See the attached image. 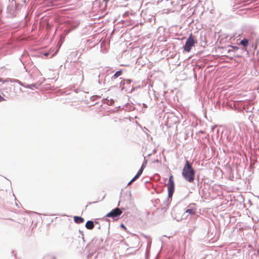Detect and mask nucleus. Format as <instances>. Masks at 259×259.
Segmentation results:
<instances>
[{"label": "nucleus", "mask_w": 259, "mask_h": 259, "mask_svg": "<svg viewBox=\"0 0 259 259\" xmlns=\"http://www.w3.org/2000/svg\"><path fill=\"white\" fill-rule=\"evenodd\" d=\"M182 176L184 178L190 183L193 182L195 179V170L189 161L186 160V163L183 168Z\"/></svg>", "instance_id": "obj_1"}, {"label": "nucleus", "mask_w": 259, "mask_h": 259, "mask_svg": "<svg viewBox=\"0 0 259 259\" xmlns=\"http://www.w3.org/2000/svg\"><path fill=\"white\" fill-rule=\"evenodd\" d=\"M197 42V40L195 37L192 33H190L186 40L185 46H184V51L189 53L191 51L192 48L194 46Z\"/></svg>", "instance_id": "obj_2"}, {"label": "nucleus", "mask_w": 259, "mask_h": 259, "mask_svg": "<svg viewBox=\"0 0 259 259\" xmlns=\"http://www.w3.org/2000/svg\"><path fill=\"white\" fill-rule=\"evenodd\" d=\"M122 213V211L118 208H116L113 209L110 212L108 213L106 215V217L112 218L113 219L117 220L119 215Z\"/></svg>", "instance_id": "obj_3"}, {"label": "nucleus", "mask_w": 259, "mask_h": 259, "mask_svg": "<svg viewBox=\"0 0 259 259\" xmlns=\"http://www.w3.org/2000/svg\"><path fill=\"white\" fill-rule=\"evenodd\" d=\"M167 185L168 196H171L175 190V183L172 175L169 176Z\"/></svg>", "instance_id": "obj_4"}, {"label": "nucleus", "mask_w": 259, "mask_h": 259, "mask_svg": "<svg viewBox=\"0 0 259 259\" xmlns=\"http://www.w3.org/2000/svg\"><path fill=\"white\" fill-rule=\"evenodd\" d=\"M144 169L141 167V168L138 171L137 175L132 179V180L128 183V185H131L133 182H134L136 180H137L142 174Z\"/></svg>", "instance_id": "obj_5"}, {"label": "nucleus", "mask_w": 259, "mask_h": 259, "mask_svg": "<svg viewBox=\"0 0 259 259\" xmlns=\"http://www.w3.org/2000/svg\"><path fill=\"white\" fill-rule=\"evenodd\" d=\"M85 227L88 229L92 230L94 228V224L93 221H88L85 224Z\"/></svg>", "instance_id": "obj_6"}, {"label": "nucleus", "mask_w": 259, "mask_h": 259, "mask_svg": "<svg viewBox=\"0 0 259 259\" xmlns=\"http://www.w3.org/2000/svg\"><path fill=\"white\" fill-rule=\"evenodd\" d=\"M74 221L77 224H81L84 222V219L80 217L75 216L74 217Z\"/></svg>", "instance_id": "obj_7"}, {"label": "nucleus", "mask_w": 259, "mask_h": 259, "mask_svg": "<svg viewBox=\"0 0 259 259\" xmlns=\"http://www.w3.org/2000/svg\"><path fill=\"white\" fill-rule=\"evenodd\" d=\"M248 43L249 41L248 39L244 38L240 42V45H242L244 47H246L248 45Z\"/></svg>", "instance_id": "obj_8"}, {"label": "nucleus", "mask_w": 259, "mask_h": 259, "mask_svg": "<svg viewBox=\"0 0 259 259\" xmlns=\"http://www.w3.org/2000/svg\"><path fill=\"white\" fill-rule=\"evenodd\" d=\"M186 212L191 214H193L195 213V210L194 209H188L186 211Z\"/></svg>", "instance_id": "obj_9"}, {"label": "nucleus", "mask_w": 259, "mask_h": 259, "mask_svg": "<svg viewBox=\"0 0 259 259\" xmlns=\"http://www.w3.org/2000/svg\"><path fill=\"white\" fill-rule=\"evenodd\" d=\"M122 73V71L121 70L117 71L113 75L114 78H117Z\"/></svg>", "instance_id": "obj_10"}, {"label": "nucleus", "mask_w": 259, "mask_h": 259, "mask_svg": "<svg viewBox=\"0 0 259 259\" xmlns=\"http://www.w3.org/2000/svg\"><path fill=\"white\" fill-rule=\"evenodd\" d=\"M146 164H147V161L145 160L144 162L142 164L141 168H142V169H144L146 166Z\"/></svg>", "instance_id": "obj_11"}, {"label": "nucleus", "mask_w": 259, "mask_h": 259, "mask_svg": "<svg viewBox=\"0 0 259 259\" xmlns=\"http://www.w3.org/2000/svg\"><path fill=\"white\" fill-rule=\"evenodd\" d=\"M71 30H72L71 29H68V30H65L64 32H65L66 34H68L71 31Z\"/></svg>", "instance_id": "obj_12"}, {"label": "nucleus", "mask_w": 259, "mask_h": 259, "mask_svg": "<svg viewBox=\"0 0 259 259\" xmlns=\"http://www.w3.org/2000/svg\"><path fill=\"white\" fill-rule=\"evenodd\" d=\"M6 101V99L0 95V102Z\"/></svg>", "instance_id": "obj_13"}, {"label": "nucleus", "mask_w": 259, "mask_h": 259, "mask_svg": "<svg viewBox=\"0 0 259 259\" xmlns=\"http://www.w3.org/2000/svg\"><path fill=\"white\" fill-rule=\"evenodd\" d=\"M232 48L234 49H235V50H238V48L237 47H232Z\"/></svg>", "instance_id": "obj_14"}, {"label": "nucleus", "mask_w": 259, "mask_h": 259, "mask_svg": "<svg viewBox=\"0 0 259 259\" xmlns=\"http://www.w3.org/2000/svg\"><path fill=\"white\" fill-rule=\"evenodd\" d=\"M106 3H108L109 0H103Z\"/></svg>", "instance_id": "obj_15"}, {"label": "nucleus", "mask_w": 259, "mask_h": 259, "mask_svg": "<svg viewBox=\"0 0 259 259\" xmlns=\"http://www.w3.org/2000/svg\"><path fill=\"white\" fill-rule=\"evenodd\" d=\"M121 226L122 227V228H124L125 229V227L124 226V225L123 224H122Z\"/></svg>", "instance_id": "obj_16"}, {"label": "nucleus", "mask_w": 259, "mask_h": 259, "mask_svg": "<svg viewBox=\"0 0 259 259\" xmlns=\"http://www.w3.org/2000/svg\"><path fill=\"white\" fill-rule=\"evenodd\" d=\"M48 54H49L48 53H46V54H45V55H46V56H48Z\"/></svg>", "instance_id": "obj_17"}]
</instances>
